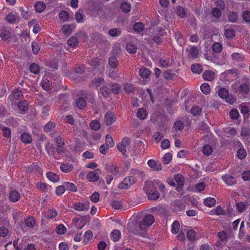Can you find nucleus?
<instances>
[{
  "mask_svg": "<svg viewBox=\"0 0 250 250\" xmlns=\"http://www.w3.org/2000/svg\"><path fill=\"white\" fill-rule=\"evenodd\" d=\"M233 92L237 94L242 99L248 97L250 92V87L248 84L242 83L239 84L237 83H233L231 85Z\"/></svg>",
  "mask_w": 250,
  "mask_h": 250,
  "instance_id": "nucleus-1",
  "label": "nucleus"
},
{
  "mask_svg": "<svg viewBox=\"0 0 250 250\" xmlns=\"http://www.w3.org/2000/svg\"><path fill=\"white\" fill-rule=\"evenodd\" d=\"M144 190L147 194L148 199L151 200L158 199L160 197L159 192L156 189L154 183L151 181L145 183Z\"/></svg>",
  "mask_w": 250,
  "mask_h": 250,
  "instance_id": "nucleus-2",
  "label": "nucleus"
},
{
  "mask_svg": "<svg viewBox=\"0 0 250 250\" xmlns=\"http://www.w3.org/2000/svg\"><path fill=\"white\" fill-rule=\"evenodd\" d=\"M154 217L151 214L146 215L142 221H140L135 226V233H140V231L144 230L147 227L150 226L154 222Z\"/></svg>",
  "mask_w": 250,
  "mask_h": 250,
  "instance_id": "nucleus-3",
  "label": "nucleus"
},
{
  "mask_svg": "<svg viewBox=\"0 0 250 250\" xmlns=\"http://www.w3.org/2000/svg\"><path fill=\"white\" fill-rule=\"evenodd\" d=\"M136 179L134 176H128L125 177L123 181L121 182L118 187L121 189H126L130 188L134 183Z\"/></svg>",
  "mask_w": 250,
  "mask_h": 250,
  "instance_id": "nucleus-4",
  "label": "nucleus"
},
{
  "mask_svg": "<svg viewBox=\"0 0 250 250\" xmlns=\"http://www.w3.org/2000/svg\"><path fill=\"white\" fill-rule=\"evenodd\" d=\"M90 203L88 201L79 202L75 203L73 206V208L77 211H84L88 210L89 208Z\"/></svg>",
  "mask_w": 250,
  "mask_h": 250,
  "instance_id": "nucleus-5",
  "label": "nucleus"
},
{
  "mask_svg": "<svg viewBox=\"0 0 250 250\" xmlns=\"http://www.w3.org/2000/svg\"><path fill=\"white\" fill-rule=\"evenodd\" d=\"M130 143V139L128 137H124L121 142L118 144L117 147L118 150L123 154L126 152V147L129 146Z\"/></svg>",
  "mask_w": 250,
  "mask_h": 250,
  "instance_id": "nucleus-6",
  "label": "nucleus"
},
{
  "mask_svg": "<svg viewBox=\"0 0 250 250\" xmlns=\"http://www.w3.org/2000/svg\"><path fill=\"white\" fill-rule=\"evenodd\" d=\"M89 64L94 68H98L99 70H103L104 68V61L99 58H95L89 60Z\"/></svg>",
  "mask_w": 250,
  "mask_h": 250,
  "instance_id": "nucleus-7",
  "label": "nucleus"
},
{
  "mask_svg": "<svg viewBox=\"0 0 250 250\" xmlns=\"http://www.w3.org/2000/svg\"><path fill=\"white\" fill-rule=\"evenodd\" d=\"M102 172L100 169H96L93 171L88 173L87 175V179L91 182H95L99 179V175Z\"/></svg>",
  "mask_w": 250,
  "mask_h": 250,
  "instance_id": "nucleus-8",
  "label": "nucleus"
},
{
  "mask_svg": "<svg viewBox=\"0 0 250 250\" xmlns=\"http://www.w3.org/2000/svg\"><path fill=\"white\" fill-rule=\"evenodd\" d=\"M147 165L153 170L161 171L162 169V164L159 161L150 159L147 161Z\"/></svg>",
  "mask_w": 250,
  "mask_h": 250,
  "instance_id": "nucleus-9",
  "label": "nucleus"
},
{
  "mask_svg": "<svg viewBox=\"0 0 250 250\" xmlns=\"http://www.w3.org/2000/svg\"><path fill=\"white\" fill-rule=\"evenodd\" d=\"M116 120V117L112 112H107L104 116V122L107 125L112 124Z\"/></svg>",
  "mask_w": 250,
  "mask_h": 250,
  "instance_id": "nucleus-10",
  "label": "nucleus"
},
{
  "mask_svg": "<svg viewBox=\"0 0 250 250\" xmlns=\"http://www.w3.org/2000/svg\"><path fill=\"white\" fill-rule=\"evenodd\" d=\"M22 94L21 91L19 89H16L12 91L11 94L9 96V99L11 102L20 100L22 98Z\"/></svg>",
  "mask_w": 250,
  "mask_h": 250,
  "instance_id": "nucleus-11",
  "label": "nucleus"
},
{
  "mask_svg": "<svg viewBox=\"0 0 250 250\" xmlns=\"http://www.w3.org/2000/svg\"><path fill=\"white\" fill-rule=\"evenodd\" d=\"M223 181L228 186H232L236 183L235 178L229 174H226L222 176Z\"/></svg>",
  "mask_w": 250,
  "mask_h": 250,
  "instance_id": "nucleus-12",
  "label": "nucleus"
},
{
  "mask_svg": "<svg viewBox=\"0 0 250 250\" xmlns=\"http://www.w3.org/2000/svg\"><path fill=\"white\" fill-rule=\"evenodd\" d=\"M10 30V28L5 27L1 29L0 37L3 41H6L10 38L11 36Z\"/></svg>",
  "mask_w": 250,
  "mask_h": 250,
  "instance_id": "nucleus-13",
  "label": "nucleus"
},
{
  "mask_svg": "<svg viewBox=\"0 0 250 250\" xmlns=\"http://www.w3.org/2000/svg\"><path fill=\"white\" fill-rule=\"evenodd\" d=\"M25 224L27 228L33 229L36 224V220L32 216H29L24 220Z\"/></svg>",
  "mask_w": 250,
  "mask_h": 250,
  "instance_id": "nucleus-14",
  "label": "nucleus"
},
{
  "mask_svg": "<svg viewBox=\"0 0 250 250\" xmlns=\"http://www.w3.org/2000/svg\"><path fill=\"white\" fill-rule=\"evenodd\" d=\"M73 165L67 163L62 164L60 166L61 170L64 173H69L73 170Z\"/></svg>",
  "mask_w": 250,
  "mask_h": 250,
  "instance_id": "nucleus-15",
  "label": "nucleus"
},
{
  "mask_svg": "<svg viewBox=\"0 0 250 250\" xmlns=\"http://www.w3.org/2000/svg\"><path fill=\"white\" fill-rule=\"evenodd\" d=\"M21 141L24 144H30L32 142L31 136L26 132H23L20 136Z\"/></svg>",
  "mask_w": 250,
  "mask_h": 250,
  "instance_id": "nucleus-16",
  "label": "nucleus"
},
{
  "mask_svg": "<svg viewBox=\"0 0 250 250\" xmlns=\"http://www.w3.org/2000/svg\"><path fill=\"white\" fill-rule=\"evenodd\" d=\"M104 83V78L102 77H99L94 79L90 83L91 86H93L96 88H97L100 85L103 84Z\"/></svg>",
  "mask_w": 250,
  "mask_h": 250,
  "instance_id": "nucleus-17",
  "label": "nucleus"
},
{
  "mask_svg": "<svg viewBox=\"0 0 250 250\" xmlns=\"http://www.w3.org/2000/svg\"><path fill=\"white\" fill-rule=\"evenodd\" d=\"M186 52H188L189 55L192 58H197L199 54L198 49L194 46H190L189 48H187Z\"/></svg>",
  "mask_w": 250,
  "mask_h": 250,
  "instance_id": "nucleus-18",
  "label": "nucleus"
},
{
  "mask_svg": "<svg viewBox=\"0 0 250 250\" xmlns=\"http://www.w3.org/2000/svg\"><path fill=\"white\" fill-rule=\"evenodd\" d=\"M47 178L51 182L55 183L60 180V177L56 173L49 171L46 173Z\"/></svg>",
  "mask_w": 250,
  "mask_h": 250,
  "instance_id": "nucleus-19",
  "label": "nucleus"
},
{
  "mask_svg": "<svg viewBox=\"0 0 250 250\" xmlns=\"http://www.w3.org/2000/svg\"><path fill=\"white\" fill-rule=\"evenodd\" d=\"M214 73L210 70L205 71L203 74V78L205 81H211L214 79Z\"/></svg>",
  "mask_w": 250,
  "mask_h": 250,
  "instance_id": "nucleus-20",
  "label": "nucleus"
},
{
  "mask_svg": "<svg viewBox=\"0 0 250 250\" xmlns=\"http://www.w3.org/2000/svg\"><path fill=\"white\" fill-rule=\"evenodd\" d=\"M20 197V194L16 190L12 191L9 193V199L13 202H17Z\"/></svg>",
  "mask_w": 250,
  "mask_h": 250,
  "instance_id": "nucleus-21",
  "label": "nucleus"
},
{
  "mask_svg": "<svg viewBox=\"0 0 250 250\" xmlns=\"http://www.w3.org/2000/svg\"><path fill=\"white\" fill-rule=\"evenodd\" d=\"M216 203V200L213 197H207L204 200V205L209 208L213 207Z\"/></svg>",
  "mask_w": 250,
  "mask_h": 250,
  "instance_id": "nucleus-22",
  "label": "nucleus"
},
{
  "mask_svg": "<svg viewBox=\"0 0 250 250\" xmlns=\"http://www.w3.org/2000/svg\"><path fill=\"white\" fill-rule=\"evenodd\" d=\"M147 116L146 110L144 108H140L137 112V116L140 120L145 119Z\"/></svg>",
  "mask_w": 250,
  "mask_h": 250,
  "instance_id": "nucleus-23",
  "label": "nucleus"
},
{
  "mask_svg": "<svg viewBox=\"0 0 250 250\" xmlns=\"http://www.w3.org/2000/svg\"><path fill=\"white\" fill-rule=\"evenodd\" d=\"M41 85L42 88L48 91L51 89L52 84L47 79H43L41 82Z\"/></svg>",
  "mask_w": 250,
  "mask_h": 250,
  "instance_id": "nucleus-24",
  "label": "nucleus"
},
{
  "mask_svg": "<svg viewBox=\"0 0 250 250\" xmlns=\"http://www.w3.org/2000/svg\"><path fill=\"white\" fill-rule=\"evenodd\" d=\"M5 19L8 22L14 23L19 20V16L16 14H8L6 16Z\"/></svg>",
  "mask_w": 250,
  "mask_h": 250,
  "instance_id": "nucleus-25",
  "label": "nucleus"
},
{
  "mask_svg": "<svg viewBox=\"0 0 250 250\" xmlns=\"http://www.w3.org/2000/svg\"><path fill=\"white\" fill-rule=\"evenodd\" d=\"M58 212L54 209H49L45 213V217L47 219H53L57 216Z\"/></svg>",
  "mask_w": 250,
  "mask_h": 250,
  "instance_id": "nucleus-26",
  "label": "nucleus"
},
{
  "mask_svg": "<svg viewBox=\"0 0 250 250\" xmlns=\"http://www.w3.org/2000/svg\"><path fill=\"white\" fill-rule=\"evenodd\" d=\"M45 4L42 1H38L35 4V8L37 12H42L45 8Z\"/></svg>",
  "mask_w": 250,
  "mask_h": 250,
  "instance_id": "nucleus-27",
  "label": "nucleus"
},
{
  "mask_svg": "<svg viewBox=\"0 0 250 250\" xmlns=\"http://www.w3.org/2000/svg\"><path fill=\"white\" fill-rule=\"evenodd\" d=\"M191 69L192 72L196 74H200L202 72V66L200 64H194L191 66Z\"/></svg>",
  "mask_w": 250,
  "mask_h": 250,
  "instance_id": "nucleus-28",
  "label": "nucleus"
},
{
  "mask_svg": "<svg viewBox=\"0 0 250 250\" xmlns=\"http://www.w3.org/2000/svg\"><path fill=\"white\" fill-rule=\"evenodd\" d=\"M225 35L228 39H232L235 36V31L231 28L225 29Z\"/></svg>",
  "mask_w": 250,
  "mask_h": 250,
  "instance_id": "nucleus-29",
  "label": "nucleus"
},
{
  "mask_svg": "<svg viewBox=\"0 0 250 250\" xmlns=\"http://www.w3.org/2000/svg\"><path fill=\"white\" fill-rule=\"evenodd\" d=\"M78 44V41L76 37H71L67 41V44L70 47H75Z\"/></svg>",
  "mask_w": 250,
  "mask_h": 250,
  "instance_id": "nucleus-30",
  "label": "nucleus"
},
{
  "mask_svg": "<svg viewBox=\"0 0 250 250\" xmlns=\"http://www.w3.org/2000/svg\"><path fill=\"white\" fill-rule=\"evenodd\" d=\"M76 105L80 109L84 108L86 105V103L84 99L83 98H78L76 102Z\"/></svg>",
  "mask_w": 250,
  "mask_h": 250,
  "instance_id": "nucleus-31",
  "label": "nucleus"
},
{
  "mask_svg": "<svg viewBox=\"0 0 250 250\" xmlns=\"http://www.w3.org/2000/svg\"><path fill=\"white\" fill-rule=\"evenodd\" d=\"M150 75L149 69L146 68H141L140 69V76L143 79H147Z\"/></svg>",
  "mask_w": 250,
  "mask_h": 250,
  "instance_id": "nucleus-32",
  "label": "nucleus"
},
{
  "mask_svg": "<svg viewBox=\"0 0 250 250\" xmlns=\"http://www.w3.org/2000/svg\"><path fill=\"white\" fill-rule=\"evenodd\" d=\"M121 237V232L119 230L114 229L111 232V237L114 241H117Z\"/></svg>",
  "mask_w": 250,
  "mask_h": 250,
  "instance_id": "nucleus-33",
  "label": "nucleus"
},
{
  "mask_svg": "<svg viewBox=\"0 0 250 250\" xmlns=\"http://www.w3.org/2000/svg\"><path fill=\"white\" fill-rule=\"evenodd\" d=\"M121 29L119 28H112L108 31V34L111 37H117L121 34Z\"/></svg>",
  "mask_w": 250,
  "mask_h": 250,
  "instance_id": "nucleus-34",
  "label": "nucleus"
},
{
  "mask_svg": "<svg viewBox=\"0 0 250 250\" xmlns=\"http://www.w3.org/2000/svg\"><path fill=\"white\" fill-rule=\"evenodd\" d=\"M212 151L213 149L211 146L208 145H206L203 147L202 152L205 155L209 156Z\"/></svg>",
  "mask_w": 250,
  "mask_h": 250,
  "instance_id": "nucleus-35",
  "label": "nucleus"
},
{
  "mask_svg": "<svg viewBox=\"0 0 250 250\" xmlns=\"http://www.w3.org/2000/svg\"><path fill=\"white\" fill-rule=\"evenodd\" d=\"M108 63L111 68H115L118 64V61L115 57L111 56L109 58Z\"/></svg>",
  "mask_w": 250,
  "mask_h": 250,
  "instance_id": "nucleus-36",
  "label": "nucleus"
},
{
  "mask_svg": "<svg viewBox=\"0 0 250 250\" xmlns=\"http://www.w3.org/2000/svg\"><path fill=\"white\" fill-rule=\"evenodd\" d=\"M231 57L234 61H242L244 60V55L241 53H233L231 55Z\"/></svg>",
  "mask_w": 250,
  "mask_h": 250,
  "instance_id": "nucleus-37",
  "label": "nucleus"
},
{
  "mask_svg": "<svg viewBox=\"0 0 250 250\" xmlns=\"http://www.w3.org/2000/svg\"><path fill=\"white\" fill-rule=\"evenodd\" d=\"M126 50L130 53H135L136 52L137 47L134 43L129 42L126 44Z\"/></svg>",
  "mask_w": 250,
  "mask_h": 250,
  "instance_id": "nucleus-38",
  "label": "nucleus"
},
{
  "mask_svg": "<svg viewBox=\"0 0 250 250\" xmlns=\"http://www.w3.org/2000/svg\"><path fill=\"white\" fill-rule=\"evenodd\" d=\"M201 91L205 94H208L210 93V88L207 83H203L200 86Z\"/></svg>",
  "mask_w": 250,
  "mask_h": 250,
  "instance_id": "nucleus-39",
  "label": "nucleus"
},
{
  "mask_svg": "<svg viewBox=\"0 0 250 250\" xmlns=\"http://www.w3.org/2000/svg\"><path fill=\"white\" fill-rule=\"evenodd\" d=\"M66 230V227L63 224L59 225L56 228V232L59 235L64 234Z\"/></svg>",
  "mask_w": 250,
  "mask_h": 250,
  "instance_id": "nucleus-40",
  "label": "nucleus"
},
{
  "mask_svg": "<svg viewBox=\"0 0 250 250\" xmlns=\"http://www.w3.org/2000/svg\"><path fill=\"white\" fill-rule=\"evenodd\" d=\"M229 94V91L225 88H221L218 91L219 96L222 99L228 98Z\"/></svg>",
  "mask_w": 250,
  "mask_h": 250,
  "instance_id": "nucleus-41",
  "label": "nucleus"
},
{
  "mask_svg": "<svg viewBox=\"0 0 250 250\" xmlns=\"http://www.w3.org/2000/svg\"><path fill=\"white\" fill-rule=\"evenodd\" d=\"M105 145L108 147H112L114 146V142L113 140V138L109 134H108L106 136Z\"/></svg>",
  "mask_w": 250,
  "mask_h": 250,
  "instance_id": "nucleus-42",
  "label": "nucleus"
},
{
  "mask_svg": "<svg viewBox=\"0 0 250 250\" xmlns=\"http://www.w3.org/2000/svg\"><path fill=\"white\" fill-rule=\"evenodd\" d=\"M64 186L65 189L71 191H76L77 190V187L72 183L70 182H65Z\"/></svg>",
  "mask_w": 250,
  "mask_h": 250,
  "instance_id": "nucleus-43",
  "label": "nucleus"
},
{
  "mask_svg": "<svg viewBox=\"0 0 250 250\" xmlns=\"http://www.w3.org/2000/svg\"><path fill=\"white\" fill-rule=\"evenodd\" d=\"M90 126L92 130H98L101 127V124L97 120H93L90 123Z\"/></svg>",
  "mask_w": 250,
  "mask_h": 250,
  "instance_id": "nucleus-44",
  "label": "nucleus"
},
{
  "mask_svg": "<svg viewBox=\"0 0 250 250\" xmlns=\"http://www.w3.org/2000/svg\"><path fill=\"white\" fill-rule=\"evenodd\" d=\"M172 155L170 153H166L162 158V162L164 164L167 165L172 160Z\"/></svg>",
  "mask_w": 250,
  "mask_h": 250,
  "instance_id": "nucleus-45",
  "label": "nucleus"
},
{
  "mask_svg": "<svg viewBox=\"0 0 250 250\" xmlns=\"http://www.w3.org/2000/svg\"><path fill=\"white\" fill-rule=\"evenodd\" d=\"M18 106L22 111H25L28 109V104L26 101H20L18 104Z\"/></svg>",
  "mask_w": 250,
  "mask_h": 250,
  "instance_id": "nucleus-46",
  "label": "nucleus"
},
{
  "mask_svg": "<svg viewBox=\"0 0 250 250\" xmlns=\"http://www.w3.org/2000/svg\"><path fill=\"white\" fill-rule=\"evenodd\" d=\"M85 67L84 65H80L79 67H76L74 68V72L76 74V76H79L83 72L85 71Z\"/></svg>",
  "mask_w": 250,
  "mask_h": 250,
  "instance_id": "nucleus-47",
  "label": "nucleus"
},
{
  "mask_svg": "<svg viewBox=\"0 0 250 250\" xmlns=\"http://www.w3.org/2000/svg\"><path fill=\"white\" fill-rule=\"evenodd\" d=\"M212 49L215 53H220L222 50V45L219 42H215L212 46Z\"/></svg>",
  "mask_w": 250,
  "mask_h": 250,
  "instance_id": "nucleus-48",
  "label": "nucleus"
},
{
  "mask_svg": "<svg viewBox=\"0 0 250 250\" xmlns=\"http://www.w3.org/2000/svg\"><path fill=\"white\" fill-rule=\"evenodd\" d=\"M133 28L136 32L139 33L144 30V25L142 22H138L134 24Z\"/></svg>",
  "mask_w": 250,
  "mask_h": 250,
  "instance_id": "nucleus-49",
  "label": "nucleus"
},
{
  "mask_svg": "<svg viewBox=\"0 0 250 250\" xmlns=\"http://www.w3.org/2000/svg\"><path fill=\"white\" fill-rule=\"evenodd\" d=\"M202 112V109L198 106H193L190 110L191 113L194 116L200 115Z\"/></svg>",
  "mask_w": 250,
  "mask_h": 250,
  "instance_id": "nucleus-50",
  "label": "nucleus"
},
{
  "mask_svg": "<svg viewBox=\"0 0 250 250\" xmlns=\"http://www.w3.org/2000/svg\"><path fill=\"white\" fill-rule=\"evenodd\" d=\"M180 224L178 221H175L172 224L171 231L173 234H177L179 230Z\"/></svg>",
  "mask_w": 250,
  "mask_h": 250,
  "instance_id": "nucleus-51",
  "label": "nucleus"
},
{
  "mask_svg": "<svg viewBox=\"0 0 250 250\" xmlns=\"http://www.w3.org/2000/svg\"><path fill=\"white\" fill-rule=\"evenodd\" d=\"M248 205L244 202H239L236 204L237 209L239 212H243L247 207Z\"/></svg>",
  "mask_w": 250,
  "mask_h": 250,
  "instance_id": "nucleus-52",
  "label": "nucleus"
},
{
  "mask_svg": "<svg viewBox=\"0 0 250 250\" xmlns=\"http://www.w3.org/2000/svg\"><path fill=\"white\" fill-rule=\"evenodd\" d=\"M121 8L123 12L127 13L130 11L131 5L130 4L125 2L121 4Z\"/></svg>",
  "mask_w": 250,
  "mask_h": 250,
  "instance_id": "nucleus-53",
  "label": "nucleus"
},
{
  "mask_svg": "<svg viewBox=\"0 0 250 250\" xmlns=\"http://www.w3.org/2000/svg\"><path fill=\"white\" fill-rule=\"evenodd\" d=\"M29 69L31 72L34 74H38L40 72L39 66L35 63L31 64L29 67Z\"/></svg>",
  "mask_w": 250,
  "mask_h": 250,
  "instance_id": "nucleus-54",
  "label": "nucleus"
},
{
  "mask_svg": "<svg viewBox=\"0 0 250 250\" xmlns=\"http://www.w3.org/2000/svg\"><path fill=\"white\" fill-rule=\"evenodd\" d=\"M60 19L63 21H66L69 18V15L67 12L65 11H61L59 13Z\"/></svg>",
  "mask_w": 250,
  "mask_h": 250,
  "instance_id": "nucleus-55",
  "label": "nucleus"
},
{
  "mask_svg": "<svg viewBox=\"0 0 250 250\" xmlns=\"http://www.w3.org/2000/svg\"><path fill=\"white\" fill-rule=\"evenodd\" d=\"M187 236L189 240L194 241L195 239L196 232L193 230H189L187 231Z\"/></svg>",
  "mask_w": 250,
  "mask_h": 250,
  "instance_id": "nucleus-56",
  "label": "nucleus"
},
{
  "mask_svg": "<svg viewBox=\"0 0 250 250\" xmlns=\"http://www.w3.org/2000/svg\"><path fill=\"white\" fill-rule=\"evenodd\" d=\"M75 17L77 22H83L84 21V15L83 14V11H82L81 12L80 10L79 12L76 13Z\"/></svg>",
  "mask_w": 250,
  "mask_h": 250,
  "instance_id": "nucleus-57",
  "label": "nucleus"
},
{
  "mask_svg": "<svg viewBox=\"0 0 250 250\" xmlns=\"http://www.w3.org/2000/svg\"><path fill=\"white\" fill-rule=\"evenodd\" d=\"M32 49L34 54L36 55L39 53L40 50V47L37 42H34L32 43Z\"/></svg>",
  "mask_w": 250,
  "mask_h": 250,
  "instance_id": "nucleus-58",
  "label": "nucleus"
},
{
  "mask_svg": "<svg viewBox=\"0 0 250 250\" xmlns=\"http://www.w3.org/2000/svg\"><path fill=\"white\" fill-rule=\"evenodd\" d=\"M110 93V91L106 86H103L100 90V94L104 97H108Z\"/></svg>",
  "mask_w": 250,
  "mask_h": 250,
  "instance_id": "nucleus-59",
  "label": "nucleus"
},
{
  "mask_svg": "<svg viewBox=\"0 0 250 250\" xmlns=\"http://www.w3.org/2000/svg\"><path fill=\"white\" fill-rule=\"evenodd\" d=\"M229 116L232 119H237L239 116L238 110L237 109H233L229 112Z\"/></svg>",
  "mask_w": 250,
  "mask_h": 250,
  "instance_id": "nucleus-60",
  "label": "nucleus"
},
{
  "mask_svg": "<svg viewBox=\"0 0 250 250\" xmlns=\"http://www.w3.org/2000/svg\"><path fill=\"white\" fill-rule=\"evenodd\" d=\"M177 12L178 16L181 18H183L186 16V12L183 7L181 6H178L177 7Z\"/></svg>",
  "mask_w": 250,
  "mask_h": 250,
  "instance_id": "nucleus-61",
  "label": "nucleus"
},
{
  "mask_svg": "<svg viewBox=\"0 0 250 250\" xmlns=\"http://www.w3.org/2000/svg\"><path fill=\"white\" fill-rule=\"evenodd\" d=\"M37 188L42 191L45 192L48 191V186L46 184L42 182H39L37 184Z\"/></svg>",
  "mask_w": 250,
  "mask_h": 250,
  "instance_id": "nucleus-62",
  "label": "nucleus"
},
{
  "mask_svg": "<svg viewBox=\"0 0 250 250\" xmlns=\"http://www.w3.org/2000/svg\"><path fill=\"white\" fill-rule=\"evenodd\" d=\"M238 20V15L236 12H230L229 15V20L230 21L235 22H236Z\"/></svg>",
  "mask_w": 250,
  "mask_h": 250,
  "instance_id": "nucleus-63",
  "label": "nucleus"
},
{
  "mask_svg": "<svg viewBox=\"0 0 250 250\" xmlns=\"http://www.w3.org/2000/svg\"><path fill=\"white\" fill-rule=\"evenodd\" d=\"M31 171L34 173H37L40 175L42 174V169L37 164H33L31 166Z\"/></svg>",
  "mask_w": 250,
  "mask_h": 250,
  "instance_id": "nucleus-64",
  "label": "nucleus"
}]
</instances>
